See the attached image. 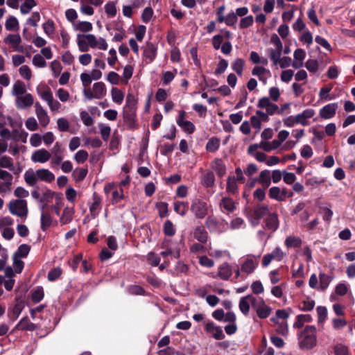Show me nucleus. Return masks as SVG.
<instances>
[{"instance_id":"f257e3e1","label":"nucleus","mask_w":355,"mask_h":355,"mask_svg":"<svg viewBox=\"0 0 355 355\" xmlns=\"http://www.w3.org/2000/svg\"><path fill=\"white\" fill-rule=\"evenodd\" d=\"M317 329L313 325H307L299 334V345L301 349H311L316 345Z\"/></svg>"},{"instance_id":"f03ea898","label":"nucleus","mask_w":355,"mask_h":355,"mask_svg":"<svg viewBox=\"0 0 355 355\" xmlns=\"http://www.w3.org/2000/svg\"><path fill=\"white\" fill-rule=\"evenodd\" d=\"M8 208L11 214L20 218H26L28 214L27 201L24 199L10 200Z\"/></svg>"},{"instance_id":"7ed1b4c3","label":"nucleus","mask_w":355,"mask_h":355,"mask_svg":"<svg viewBox=\"0 0 355 355\" xmlns=\"http://www.w3.org/2000/svg\"><path fill=\"white\" fill-rule=\"evenodd\" d=\"M209 207L203 200L195 198L191 205V211L198 219H203L208 214Z\"/></svg>"},{"instance_id":"20e7f679","label":"nucleus","mask_w":355,"mask_h":355,"mask_svg":"<svg viewBox=\"0 0 355 355\" xmlns=\"http://www.w3.org/2000/svg\"><path fill=\"white\" fill-rule=\"evenodd\" d=\"M253 302V309L259 318L265 319L270 315L272 308L266 304L263 298L255 297Z\"/></svg>"},{"instance_id":"39448f33","label":"nucleus","mask_w":355,"mask_h":355,"mask_svg":"<svg viewBox=\"0 0 355 355\" xmlns=\"http://www.w3.org/2000/svg\"><path fill=\"white\" fill-rule=\"evenodd\" d=\"M269 213V207L266 205L259 204L256 205L252 214V223L253 225H257L260 220Z\"/></svg>"},{"instance_id":"423d86ee","label":"nucleus","mask_w":355,"mask_h":355,"mask_svg":"<svg viewBox=\"0 0 355 355\" xmlns=\"http://www.w3.org/2000/svg\"><path fill=\"white\" fill-rule=\"evenodd\" d=\"M186 116V112L184 110H181L179 112L178 117L177 119V124L187 133L192 134L196 130V127L193 123L189 121L184 120Z\"/></svg>"},{"instance_id":"0eeeda50","label":"nucleus","mask_w":355,"mask_h":355,"mask_svg":"<svg viewBox=\"0 0 355 355\" xmlns=\"http://www.w3.org/2000/svg\"><path fill=\"white\" fill-rule=\"evenodd\" d=\"M338 108V103H329L322 107L319 112L320 116L324 119H329L333 118Z\"/></svg>"},{"instance_id":"6e6552de","label":"nucleus","mask_w":355,"mask_h":355,"mask_svg":"<svg viewBox=\"0 0 355 355\" xmlns=\"http://www.w3.org/2000/svg\"><path fill=\"white\" fill-rule=\"evenodd\" d=\"M255 299V297H254L252 295H248L246 296L242 297L240 299L239 307L241 313L247 316L249 314L250 306L253 308V302Z\"/></svg>"},{"instance_id":"1a4fd4ad","label":"nucleus","mask_w":355,"mask_h":355,"mask_svg":"<svg viewBox=\"0 0 355 355\" xmlns=\"http://www.w3.org/2000/svg\"><path fill=\"white\" fill-rule=\"evenodd\" d=\"M265 227L275 232L277 230L279 226V220L277 213H270L264 220Z\"/></svg>"},{"instance_id":"9d476101","label":"nucleus","mask_w":355,"mask_h":355,"mask_svg":"<svg viewBox=\"0 0 355 355\" xmlns=\"http://www.w3.org/2000/svg\"><path fill=\"white\" fill-rule=\"evenodd\" d=\"M35 113L39 120L40 124L42 127H46L50 122V118L47 112L42 107L39 102L35 103Z\"/></svg>"},{"instance_id":"9b49d317","label":"nucleus","mask_w":355,"mask_h":355,"mask_svg":"<svg viewBox=\"0 0 355 355\" xmlns=\"http://www.w3.org/2000/svg\"><path fill=\"white\" fill-rule=\"evenodd\" d=\"M50 158V153L44 148L37 150L31 155V159L33 162L44 163L49 161Z\"/></svg>"},{"instance_id":"f8f14e48","label":"nucleus","mask_w":355,"mask_h":355,"mask_svg":"<svg viewBox=\"0 0 355 355\" xmlns=\"http://www.w3.org/2000/svg\"><path fill=\"white\" fill-rule=\"evenodd\" d=\"M123 122L128 128L132 129L136 125V110L123 109Z\"/></svg>"},{"instance_id":"ddd939ff","label":"nucleus","mask_w":355,"mask_h":355,"mask_svg":"<svg viewBox=\"0 0 355 355\" xmlns=\"http://www.w3.org/2000/svg\"><path fill=\"white\" fill-rule=\"evenodd\" d=\"M205 329L208 333L211 334L213 337L216 340H222L225 338L222 328L218 326H215L213 322L207 323Z\"/></svg>"},{"instance_id":"4468645a","label":"nucleus","mask_w":355,"mask_h":355,"mask_svg":"<svg viewBox=\"0 0 355 355\" xmlns=\"http://www.w3.org/2000/svg\"><path fill=\"white\" fill-rule=\"evenodd\" d=\"M34 103L33 97L31 94H25L18 96L16 100V106L19 109H25L31 107Z\"/></svg>"},{"instance_id":"2eb2a0df","label":"nucleus","mask_w":355,"mask_h":355,"mask_svg":"<svg viewBox=\"0 0 355 355\" xmlns=\"http://www.w3.org/2000/svg\"><path fill=\"white\" fill-rule=\"evenodd\" d=\"M211 166L219 178L223 177L226 173V166L220 158H216L211 162Z\"/></svg>"},{"instance_id":"dca6fc26","label":"nucleus","mask_w":355,"mask_h":355,"mask_svg":"<svg viewBox=\"0 0 355 355\" xmlns=\"http://www.w3.org/2000/svg\"><path fill=\"white\" fill-rule=\"evenodd\" d=\"M257 181L263 187V189H267L271 184L270 171L268 169L263 170L260 172Z\"/></svg>"},{"instance_id":"f3484780","label":"nucleus","mask_w":355,"mask_h":355,"mask_svg":"<svg viewBox=\"0 0 355 355\" xmlns=\"http://www.w3.org/2000/svg\"><path fill=\"white\" fill-rule=\"evenodd\" d=\"M37 328L35 324L31 322L28 317L23 318L15 326V329L21 331H35Z\"/></svg>"},{"instance_id":"a211bd4d","label":"nucleus","mask_w":355,"mask_h":355,"mask_svg":"<svg viewBox=\"0 0 355 355\" xmlns=\"http://www.w3.org/2000/svg\"><path fill=\"white\" fill-rule=\"evenodd\" d=\"M194 238L201 243H206L208 240V233L202 225L197 226L193 232Z\"/></svg>"},{"instance_id":"6ab92c4d","label":"nucleus","mask_w":355,"mask_h":355,"mask_svg":"<svg viewBox=\"0 0 355 355\" xmlns=\"http://www.w3.org/2000/svg\"><path fill=\"white\" fill-rule=\"evenodd\" d=\"M38 180L46 182H51L55 179V175L48 169L40 168L35 171Z\"/></svg>"},{"instance_id":"aec40b11","label":"nucleus","mask_w":355,"mask_h":355,"mask_svg":"<svg viewBox=\"0 0 355 355\" xmlns=\"http://www.w3.org/2000/svg\"><path fill=\"white\" fill-rule=\"evenodd\" d=\"M232 270L230 266L225 263L218 268V276L223 280H227L232 276Z\"/></svg>"},{"instance_id":"412c9836","label":"nucleus","mask_w":355,"mask_h":355,"mask_svg":"<svg viewBox=\"0 0 355 355\" xmlns=\"http://www.w3.org/2000/svg\"><path fill=\"white\" fill-rule=\"evenodd\" d=\"M202 184L207 187H213L215 184V176L212 171L205 173L201 177Z\"/></svg>"},{"instance_id":"4be33fe9","label":"nucleus","mask_w":355,"mask_h":355,"mask_svg":"<svg viewBox=\"0 0 355 355\" xmlns=\"http://www.w3.org/2000/svg\"><path fill=\"white\" fill-rule=\"evenodd\" d=\"M93 202L89 207V211L93 218L98 215L97 209L100 207L101 203V198L96 192L93 193L92 196Z\"/></svg>"},{"instance_id":"5701e85b","label":"nucleus","mask_w":355,"mask_h":355,"mask_svg":"<svg viewBox=\"0 0 355 355\" xmlns=\"http://www.w3.org/2000/svg\"><path fill=\"white\" fill-rule=\"evenodd\" d=\"M93 92L95 98L101 99L106 95L105 85L103 82H98L93 85Z\"/></svg>"},{"instance_id":"b1692460","label":"nucleus","mask_w":355,"mask_h":355,"mask_svg":"<svg viewBox=\"0 0 355 355\" xmlns=\"http://www.w3.org/2000/svg\"><path fill=\"white\" fill-rule=\"evenodd\" d=\"M24 181L30 187H35L38 179L36 175V172L33 170H28L24 175Z\"/></svg>"},{"instance_id":"393cba45","label":"nucleus","mask_w":355,"mask_h":355,"mask_svg":"<svg viewBox=\"0 0 355 355\" xmlns=\"http://www.w3.org/2000/svg\"><path fill=\"white\" fill-rule=\"evenodd\" d=\"M24 308V303L23 301L17 302L12 310L8 312V315L11 320H15L19 316L22 310Z\"/></svg>"},{"instance_id":"a878e982","label":"nucleus","mask_w":355,"mask_h":355,"mask_svg":"<svg viewBox=\"0 0 355 355\" xmlns=\"http://www.w3.org/2000/svg\"><path fill=\"white\" fill-rule=\"evenodd\" d=\"M286 192L282 191V189L279 187H272L268 191V196L271 199L276 200L277 201H284L282 193L285 194Z\"/></svg>"},{"instance_id":"bb28decb","label":"nucleus","mask_w":355,"mask_h":355,"mask_svg":"<svg viewBox=\"0 0 355 355\" xmlns=\"http://www.w3.org/2000/svg\"><path fill=\"white\" fill-rule=\"evenodd\" d=\"M258 263L252 259H247L241 265V271L247 274H251L257 266Z\"/></svg>"},{"instance_id":"cd10ccee","label":"nucleus","mask_w":355,"mask_h":355,"mask_svg":"<svg viewBox=\"0 0 355 355\" xmlns=\"http://www.w3.org/2000/svg\"><path fill=\"white\" fill-rule=\"evenodd\" d=\"M52 225V218L49 212L42 210L41 214V230L45 232Z\"/></svg>"},{"instance_id":"c85d7f7f","label":"nucleus","mask_w":355,"mask_h":355,"mask_svg":"<svg viewBox=\"0 0 355 355\" xmlns=\"http://www.w3.org/2000/svg\"><path fill=\"white\" fill-rule=\"evenodd\" d=\"M302 241L298 236H288L286 238L284 243L288 248H300L302 245Z\"/></svg>"},{"instance_id":"c756f323","label":"nucleus","mask_w":355,"mask_h":355,"mask_svg":"<svg viewBox=\"0 0 355 355\" xmlns=\"http://www.w3.org/2000/svg\"><path fill=\"white\" fill-rule=\"evenodd\" d=\"M220 206L227 212H233L236 209L234 200L229 197L223 198L220 202Z\"/></svg>"},{"instance_id":"7c9ffc66","label":"nucleus","mask_w":355,"mask_h":355,"mask_svg":"<svg viewBox=\"0 0 355 355\" xmlns=\"http://www.w3.org/2000/svg\"><path fill=\"white\" fill-rule=\"evenodd\" d=\"M312 321V317L309 314H300L297 316L296 321L293 324V327L296 329L302 328L304 322H310Z\"/></svg>"},{"instance_id":"2f4dec72","label":"nucleus","mask_w":355,"mask_h":355,"mask_svg":"<svg viewBox=\"0 0 355 355\" xmlns=\"http://www.w3.org/2000/svg\"><path fill=\"white\" fill-rule=\"evenodd\" d=\"M26 87L24 83L21 80H17L13 85L12 94L14 96H16L17 98L18 96H21L23 94H26Z\"/></svg>"},{"instance_id":"473e14b6","label":"nucleus","mask_w":355,"mask_h":355,"mask_svg":"<svg viewBox=\"0 0 355 355\" xmlns=\"http://www.w3.org/2000/svg\"><path fill=\"white\" fill-rule=\"evenodd\" d=\"M87 173V168H77L73 171L72 176L75 182H80L85 178Z\"/></svg>"},{"instance_id":"72a5a7b5","label":"nucleus","mask_w":355,"mask_h":355,"mask_svg":"<svg viewBox=\"0 0 355 355\" xmlns=\"http://www.w3.org/2000/svg\"><path fill=\"white\" fill-rule=\"evenodd\" d=\"M111 95H112V101L114 103L119 104V105L122 103L124 96H125L124 92L123 91H121V89H118L117 87H113L112 89Z\"/></svg>"},{"instance_id":"f704fd0d","label":"nucleus","mask_w":355,"mask_h":355,"mask_svg":"<svg viewBox=\"0 0 355 355\" xmlns=\"http://www.w3.org/2000/svg\"><path fill=\"white\" fill-rule=\"evenodd\" d=\"M21 37L19 35L9 34L5 39L4 42L12 46V48L17 47L21 43Z\"/></svg>"},{"instance_id":"c9c22d12","label":"nucleus","mask_w":355,"mask_h":355,"mask_svg":"<svg viewBox=\"0 0 355 355\" xmlns=\"http://www.w3.org/2000/svg\"><path fill=\"white\" fill-rule=\"evenodd\" d=\"M156 54V47L152 43H148L146 49L144 51V55L151 62L155 58Z\"/></svg>"},{"instance_id":"e433bc0d","label":"nucleus","mask_w":355,"mask_h":355,"mask_svg":"<svg viewBox=\"0 0 355 355\" xmlns=\"http://www.w3.org/2000/svg\"><path fill=\"white\" fill-rule=\"evenodd\" d=\"M6 29L8 31H16L19 29V22L14 16H10L5 23Z\"/></svg>"},{"instance_id":"4c0bfd02","label":"nucleus","mask_w":355,"mask_h":355,"mask_svg":"<svg viewBox=\"0 0 355 355\" xmlns=\"http://www.w3.org/2000/svg\"><path fill=\"white\" fill-rule=\"evenodd\" d=\"M220 147V139L217 137H211L206 144V150L209 152H216Z\"/></svg>"},{"instance_id":"58836bf2","label":"nucleus","mask_w":355,"mask_h":355,"mask_svg":"<svg viewBox=\"0 0 355 355\" xmlns=\"http://www.w3.org/2000/svg\"><path fill=\"white\" fill-rule=\"evenodd\" d=\"M319 279H320V288L322 291H324L329 286V284L332 281L333 277L328 275L325 273H320Z\"/></svg>"},{"instance_id":"ea45409f","label":"nucleus","mask_w":355,"mask_h":355,"mask_svg":"<svg viewBox=\"0 0 355 355\" xmlns=\"http://www.w3.org/2000/svg\"><path fill=\"white\" fill-rule=\"evenodd\" d=\"M31 250V247L27 244H21L18 248L17 250L15 252L13 257H26Z\"/></svg>"},{"instance_id":"a19ab883","label":"nucleus","mask_w":355,"mask_h":355,"mask_svg":"<svg viewBox=\"0 0 355 355\" xmlns=\"http://www.w3.org/2000/svg\"><path fill=\"white\" fill-rule=\"evenodd\" d=\"M227 191L231 193H236L238 191V186L235 177L229 176L227 179Z\"/></svg>"},{"instance_id":"79ce46f5","label":"nucleus","mask_w":355,"mask_h":355,"mask_svg":"<svg viewBox=\"0 0 355 355\" xmlns=\"http://www.w3.org/2000/svg\"><path fill=\"white\" fill-rule=\"evenodd\" d=\"M0 167L8 168L12 171L15 169L12 159L8 156H3L0 158Z\"/></svg>"},{"instance_id":"37998d69","label":"nucleus","mask_w":355,"mask_h":355,"mask_svg":"<svg viewBox=\"0 0 355 355\" xmlns=\"http://www.w3.org/2000/svg\"><path fill=\"white\" fill-rule=\"evenodd\" d=\"M244 64L245 62L242 58H237L232 62V68L239 76H241Z\"/></svg>"},{"instance_id":"c03bdc74","label":"nucleus","mask_w":355,"mask_h":355,"mask_svg":"<svg viewBox=\"0 0 355 355\" xmlns=\"http://www.w3.org/2000/svg\"><path fill=\"white\" fill-rule=\"evenodd\" d=\"M218 221L212 216H209L205 220V225L210 232H215L218 229Z\"/></svg>"},{"instance_id":"a18cd8bd","label":"nucleus","mask_w":355,"mask_h":355,"mask_svg":"<svg viewBox=\"0 0 355 355\" xmlns=\"http://www.w3.org/2000/svg\"><path fill=\"white\" fill-rule=\"evenodd\" d=\"M75 30H78L82 32H89L92 30L93 26L89 21H80L74 26Z\"/></svg>"},{"instance_id":"49530a36","label":"nucleus","mask_w":355,"mask_h":355,"mask_svg":"<svg viewBox=\"0 0 355 355\" xmlns=\"http://www.w3.org/2000/svg\"><path fill=\"white\" fill-rule=\"evenodd\" d=\"M35 5V0H25L21 6L20 11L23 15L28 14Z\"/></svg>"},{"instance_id":"de8ad7c7","label":"nucleus","mask_w":355,"mask_h":355,"mask_svg":"<svg viewBox=\"0 0 355 355\" xmlns=\"http://www.w3.org/2000/svg\"><path fill=\"white\" fill-rule=\"evenodd\" d=\"M137 101L132 94H128L126 96L125 107L124 109L129 110H136Z\"/></svg>"},{"instance_id":"09e8293b","label":"nucleus","mask_w":355,"mask_h":355,"mask_svg":"<svg viewBox=\"0 0 355 355\" xmlns=\"http://www.w3.org/2000/svg\"><path fill=\"white\" fill-rule=\"evenodd\" d=\"M163 230L165 235L168 236H172L175 233V229L174 228V225L173 223L169 220H167L164 223Z\"/></svg>"},{"instance_id":"8fccbe9b","label":"nucleus","mask_w":355,"mask_h":355,"mask_svg":"<svg viewBox=\"0 0 355 355\" xmlns=\"http://www.w3.org/2000/svg\"><path fill=\"white\" fill-rule=\"evenodd\" d=\"M315 306V301L307 297L302 302V306L300 307L302 311H310L313 309Z\"/></svg>"},{"instance_id":"3c124183","label":"nucleus","mask_w":355,"mask_h":355,"mask_svg":"<svg viewBox=\"0 0 355 355\" xmlns=\"http://www.w3.org/2000/svg\"><path fill=\"white\" fill-rule=\"evenodd\" d=\"M334 352L335 355H348V347L342 344L338 343L334 347Z\"/></svg>"},{"instance_id":"603ef678","label":"nucleus","mask_w":355,"mask_h":355,"mask_svg":"<svg viewBox=\"0 0 355 355\" xmlns=\"http://www.w3.org/2000/svg\"><path fill=\"white\" fill-rule=\"evenodd\" d=\"M44 297V291L42 287L37 288L31 295V300L35 303L40 302Z\"/></svg>"},{"instance_id":"864d4df0","label":"nucleus","mask_w":355,"mask_h":355,"mask_svg":"<svg viewBox=\"0 0 355 355\" xmlns=\"http://www.w3.org/2000/svg\"><path fill=\"white\" fill-rule=\"evenodd\" d=\"M62 272V270L59 267L53 268L48 273V280L50 282L55 281L60 277Z\"/></svg>"},{"instance_id":"5fc2aeb1","label":"nucleus","mask_w":355,"mask_h":355,"mask_svg":"<svg viewBox=\"0 0 355 355\" xmlns=\"http://www.w3.org/2000/svg\"><path fill=\"white\" fill-rule=\"evenodd\" d=\"M156 208L158 210L159 216L164 218L168 216V203L165 202H159L157 203Z\"/></svg>"},{"instance_id":"6e6d98bb","label":"nucleus","mask_w":355,"mask_h":355,"mask_svg":"<svg viewBox=\"0 0 355 355\" xmlns=\"http://www.w3.org/2000/svg\"><path fill=\"white\" fill-rule=\"evenodd\" d=\"M88 153L85 150H78L74 155V159L78 164L84 163L88 158Z\"/></svg>"},{"instance_id":"4d7b16f0","label":"nucleus","mask_w":355,"mask_h":355,"mask_svg":"<svg viewBox=\"0 0 355 355\" xmlns=\"http://www.w3.org/2000/svg\"><path fill=\"white\" fill-rule=\"evenodd\" d=\"M54 192H53L51 190H47L45 192H44L42 193V196H41L40 199V201L41 202H43L44 203V205H43L42 207H41V209L43 210L45 207V206L46 205V203L53 198L54 196Z\"/></svg>"},{"instance_id":"13d9d810","label":"nucleus","mask_w":355,"mask_h":355,"mask_svg":"<svg viewBox=\"0 0 355 355\" xmlns=\"http://www.w3.org/2000/svg\"><path fill=\"white\" fill-rule=\"evenodd\" d=\"M254 22V17L252 15H248L241 18L239 23V27L241 29L247 28L251 26Z\"/></svg>"},{"instance_id":"bf43d9fd","label":"nucleus","mask_w":355,"mask_h":355,"mask_svg":"<svg viewBox=\"0 0 355 355\" xmlns=\"http://www.w3.org/2000/svg\"><path fill=\"white\" fill-rule=\"evenodd\" d=\"M317 313L319 324L323 323L327 317V309L325 306H319L317 307Z\"/></svg>"},{"instance_id":"052dcab7","label":"nucleus","mask_w":355,"mask_h":355,"mask_svg":"<svg viewBox=\"0 0 355 355\" xmlns=\"http://www.w3.org/2000/svg\"><path fill=\"white\" fill-rule=\"evenodd\" d=\"M332 87H323L320 89L319 92V96L321 99L325 101H330L334 98V96H331L329 94L330 91L331 90Z\"/></svg>"},{"instance_id":"680f3d73","label":"nucleus","mask_w":355,"mask_h":355,"mask_svg":"<svg viewBox=\"0 0 355 355\" xmlns=\"http://www.w3.org/2000/svg\"><path fill=\"white\" fill-rule=\"evenodd\" d=\"M73 211L69 207L64 208L62 216L60 218V222L62 224H67L72 220Z\"/></svg>"},{"instance_id":"e2e57ef3","label":"nucleus","mask_w":355,"mask_h":355,"mask_svg":"<svg viewBox=\"0 0 355 355\" xmlns=\"http://www.w3.org/2000/svg\"><path fill=\"white\" fill-rule=\"evenodd\" d=\"M282 51L279 49L270 50V58L275 65H277L281 60Z\"/></svg>"},{"instance_id":"0e129e2a","label":"nucleus","mask_w":355,"mask_h":355,"mask_svg":"<svg viewBox=\"0 0 355 355\" xmlns=\"http://www.w3.org/2000/svg\"><path fill=\"white\" fill-rule=\"evenodd\" d=\"M187 203L183 202H175L174 203V211L182 216L186 214Z\"/></svg>"},{"instance_id":"69168bd1","label":"nucleus","mask_w":355,"mask_h":355,"mask_svg":"<svg viewBox=\"0 0 355 355\" xmlns=\"http://www.w3.org/2000/svg\"><path fill=\"white\" fill-rule=\"evenodd\" d=\"M237 20L238 17H236V15H235L234 12L232 11L225 17L223 23H225L228 26H233L237 22Z\"/></svg>"},{"instance_id":"338daca9","label":"nucleus","mask_w":355,"mask_h":355,"mask_svg":"<svg viewBox=\"0 0 355 355\" xmlns=\"http://www.w3.org/2000/svg\"><path fill=\"white\" fill-rule=\"evenodd\" d=\"M269 254L271 256L272 260H276L278 261H282L285 256V253L283 252L279 247L275 248L271 253H269Z\"/></svg>"},{"instance_id":"774afa93","label":"nucleus","mask_w":355,"mask_h":355,"mask_svg":"<svg viewBox=\"0 0 355 355\" xmlns=\"http://www.w3.org/2000/svg\"><path fill=\"white\" fill-rule=\"evenodd\" d=\"M305 67L311 73H315L318 70V62L316 60H308L305 63Z\"/></svg>"}]
</instances>
